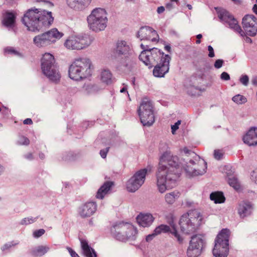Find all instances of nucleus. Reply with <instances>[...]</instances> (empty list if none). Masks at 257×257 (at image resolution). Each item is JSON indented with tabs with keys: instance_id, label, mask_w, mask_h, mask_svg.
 Returning a JSON list of instances; mask_svg holds the SVG:
<instances>
[{
	"instance_id": "obj_11",
	"label": "nucleus",
	"mask_w": 257,
	"mask_h": 257,
	"mask_svg": "<svg viewBox=\"0 0 257 257\" xmlns=\"http://www.w3.org/2000/svg\"><path fill=\"white\" fill-rule=\"evenodd\" d=\"M147 173L146 169L137 171L127 182L126 188L128 191L134 192L144 183Z\"/></svg>"
},
{
	"instance_id": "obj_35",
	"label": "nucleus",
	"mask_w": 257,
	"mask_h": 257,
	"mask_svg": "<svg viewBox=\"0 0 257 257\" xmlns=\"http://www.w3.org/2000/svg\"><path fill=\"white\" fill-rule=\"evenodd\" d=\"M228 182L230 186H232L235 190L238 191L240 189V184L235 177L231 176L229 177Z\"/></svg>"
},
{
	"instance_id": "obj_28",
	"label": "nucleus",
	"mask_w": 257,
	"mask_h": 257,
	"mask_svg": "<svg viewBox=\"0 0 257 257\" xmlns=\"http://www.w3.org/2000/svg\"><path fill=\"white\" fill-rule=\"evenodd\" d=\"M79 38L78 36L70 37L65 42V46L69 49L80 50V48H77L79 44Z\"/></svg>"
},
{
	"instance_id": "obj_54",
	"label": "nucleus",
	"mask_w": 257,
	"mask_h": 257,
	"mask_svg": "<svg viewBox=\"0 0 257 257\" xmlns=\"http://www.w3.org/2000/svg\"><path fill=\"white\" fill-rule=\"evenodd\" d=\"M202 35L201 34H199L198 35H197L196 37L197 38L198 40H196V43L197 44H200L201 41L200 40V39L202 38Z\"/></svg>"
},
{
	"instance_id": "obj_20",
	"label": "nucleus",
	"mask_w": 257,
	"mask_h": 257,
	"mask_svg": "<svg viewBox=\"0 0 257 257\" xmlns=\"http://www.w3.org/2000/svg\"><path fill=\"white\" fill-rule=\"evenodd\" d=\"M17 13L15 12H5L3 15V24L7 27H13L14 26Z\"/></svg>"
},
{
	"instance_id": "obj_55",
	"label": "nucleus",
	"mask_w": 257,
	"mask_h": 257,
	"mask_svg": "<svg viewBox=\"0 0 257 257\" xmlns=\"http://www.w3.org/2000/svg\"><path fill=\"white\" fill-rule=\"evenodd\" d=\"M251 82L254 85L257 86V77H253L251 80Z\"/></svg>"
},
{
	"instance_id": "obj_52",
	"label": "nucleus",
	"mask_w": 257,
	"mask_h": 257,
	"mask_svg": "<svg viewBox=\"0 0 257 257\" xmlns=\"http://www.w3.org/2000/svg\"><path fill=\"white\" fill-rule=\"evenodd\" d=\"M251 177L255 179V181H257V170L252 172Z\"/></svg>"
},
{
	"instance_id": "obj_1",
	"label": "nucleus",
	"mask_w": 257,
	"mask_h": 257,
	"mask_svg": "<svg viewBox=\"0 0 257 257\" xmlns=\"http://www.w3.org/2000/svg\"><path fill=\"white\" fill-rule=\"evenodd\" d=\"M177 158L170 152H165L160 158L157 173L158 189L161 193L171 189L176 185V179L179 177Z\"/></svg>"
},
{
	"instance_id": "obj_53",
	"label": "nucleus",
	"mask_w": 257,
	"mask_h": 257,
	"mask_svg": "<svg viewBox=\"0 0 257 257\" xmlns=\"http://www.w3.org/2000/svg\"><path fill=\"white\" fill-rule=\"evenodd\" d=\"M164 11H165V8L164 7H160L157 9V12L159 14H161V13H163L164 12Z\"/></svg>"
},
{
	"instance_id": "obj_32",
	"label": "nucleus",
	"mask_w": 257,
	"mask_h": 257,
	"mask_svg": "<svg viewBox=\"0 0 257 257\" xmlns=\"http://www.w3.org/2000/svg\"><path fill=\"white\" fill-rule=\"evenodd\" d=\"M48 248L45 246H39L31 251V253L34 256H41L47 252Z\"/></svg>"
},
{
	"instance_id": "obj_34",
	"label": "nucleus",
	"mask_w": 257,
	"mask_h": 257,
	"mask_svg": "<svg viewBox=\"0 0 257 257\" xmlns=\"http://www.w3.org/2000/svg\"><path fill=\"white\" fill-rule=\"evenodd\" d=\"M156 234H159L162 232L166 233V232H170L171 233V231L172 229L171 230L170 227L164 224H162L155 228L154 230Z\"/></svg>"
},
{
	"instance_id": "obj_7",
	"label": "nucleus",
	"mask_w": 257,
	"mask_h": 257,
	"mask_svg": "<svg viewBox=\"0 0 257 257\" xmlns=\"http://www.w3.org/2000/svg\"><path fill=\"white\" fill-rule=\"evenodd\" d=\"M89 28L94 32L104 30L106 27L107 18L105 10L101 8L94 9L87 18Z\"/></svg>"
},
{
	"instance_id": "obj_19",
	"label": "nucleus",
	"mask_w": 257,
	"mask_h": 257,
	"mask_svg": "<svg viewBox=\"0 0 257 257\" xmlns=\"http://www.w3.org/2000/svg\"><path fill=\"white\" fill-rule=\"evenodd\" d=\"M243 142L248 146L257 145V127H252L243 137Z\"/></svg>"
},
{
	"instance_id": "obj_56",
	"label": "nucleus",
	"mask_w": 257,
	"mask_h": 257,
	"mask_svg": "<svg viewBox=\"0 0 257 257\" xmlns=\"http://www.w3.org/2000/svg\"><path fill=\"white\" fill-rule=\"evenodd\" d=\"M253 12L257 15V0H256V4H255L252 8Z\"/></svg>"
},
{
	"instance_id": "obj_31",
	"label": "nucleus",
	"mask_w": 257,
	"mask_h": 257,
	"mask_svg": "<svg viewBox=\"0 0 257 257\" xmlns=\"http://www.w3.org/2000/svg\"><path fill=\"white\" fill-rule=\"evenodd\" d=\"M78 37L79 38V44H80V45H78L77 48H80V49H82L90 45L91 40L88 36Z\"/></svg>"
},
{
	"instance_id": "obj_27",
	"label": "nucleus",
	"mask_w": 257,
	"mask_h": 257,
	"mask_svg": "<svg viewBox=\"0 0 257 257\" xmlns=\"http://www.w3.org/2000/svg\"><path fill=\"white\" fill-rule=\"evenodd\" d=\"M100 80L106 84L112 82V74L108 69L102 70L99 74Z\"/></svg>"
},
{
	"instance_id": "obj_45",
	"label": "nucleus",
	"mask_w": 257,
	"mask_h": 257,
	"mask_svg": "<svg viewBox=\"0 0 257 257\" xmlns=\"http://www.w3.org/2000/svg\"><path fill=\"white\" fill-rule=\"evenodd\" d=\"M109 151V148H107L104 150H101L100 151V155L103 158H105L107 155V154Z\"/></svg>"
},
{
	"instance_id": "obj_51",
	"label": "nucleus",
	"mask_w": 257,
	"mask_h": 257,
	"mask_svg": "<svg viewBox=\"0 0 257 257\" xmlns=\"http://www.w3.org/2000/svg\"><path fill=\"white\" fill-rule=\"evenodd\" d=\"M24 123L25 124H32L33 123V121L31 118H27L24 120Z\"/></svg>"
},
{
	"instance_id": "obj_2",
	"label": "nucleus",
	"mask_w": 257,
	"mask_h": 257,
	"mask_svg": "<svg viewBox=\"0 0 257 257\" xmlns=\"http://www.w3.org/2000/svg\"><path fill=\"white\" fill-rule=\"evenodd\" d=\"M53 21L51 12L37 9L28 10L22 18V22L27 30L32 32L49 27Z\"/></svg>"
},
{
	"instance_id": "obj_9",
	"label": "nucleus",
	"mask_w": 257,
	"mask_h": 257,
	"mask_svg": "<svg viewBox=\"0 0 257 257\" xmlns=\"http://www.w3.org/2000/svg\"><path fill=\"white\" fill-rule=\"evenodd\" d=\"M63 36L62 32L56 28H53L35 36L33 39V42L37 47H44L54 43Z\"/></svg>"
},
{
	"instance_id": "obj_62",
	"label": "nucleus",
	"mask_w": 257,
	"mask_h": 257,
	"mask_svg": "<svg viewBox=\"0 0 257 257\" xmlns=\"http://www.w3.org/2000/svg\"><path fill=\"white\" fill-rule=\"evenodd\" d=\"M221 250L222 249H221V247L219 249H218V252H221Z\"/></svg>"
},
{
	"instance_id": "obj_39",
	"label": "nucleus",
	"mask_w": 257,
	"mask_h": 257,
	"mask_svg": "<svg viewBox=\"0 0 257 257\" xmlns=\"http://www.w3.org/2000/svg\"><path fill=\"white\" fill-rule=\"evenodd\" d=\"M19 143L22 145H28L30 144V140L24 136H22L20 138Z\"/></svg>"
},
{
	"instance_id": "obj_47",
	"label": "nucleus",
	"mask_w": 257,
	"mask_h": 257,
	"mask_svg": "<svg viewBox=\"0 0 257 257\" xmlns=\"http://www.w3.org/2000/svg\"><path fill=\"white\" fill-rule=\"evenodd\" d=\"M221 78L222 80H228L230 79V76L227 73L224 72L221 75Z\"/></svg>"
},
{
	"instance_id": "obj_38",
	"label": "nucleus",
	"mask_w": 257,
	"mask_h": 257,
	"mask_svg": "<svg viewBox=\"0 0 257 257\" xmlns=\"http://www.w3.org/2000/svg\"><path fill=\"white\" fill-rule=\"evenodd\" d=\"M5 53L6 55L7 54H11V55H19V53L16 51L14 48L13 47H7L5 49Z\"/></svg>"
},
{
	"instance_id": "obj_13",
	"label": "nucleus",
	"mask_w": 257,
	"mask_h": 257,
	"mask_svg": "<svg viewBox=\"0 0 257 257\" xmlns=\"http://www.w3.org/2000/svg\"><path fill=\"white\" fill-rule=\"evenodd\" d=\"M218 17L222 22L227 24L230 28L234 29L241 36L244 34V32L239 26L237 21L229 12L226 10L221 11Z\"/></svg>"
},
{
	"instance_id": "obj_24",
	"label": "nucleus",
	"mask_w": 257,
	"mask_h": 257,
	"mask_svg": "<svg viewBox=\"0 0 257 257\" xmlns=\"http://www.w3.org/2000/svg\"><path fill=\"white\" fill-rule=\"evenodd\" d=\"M137 221L140 225L145 227L152 223L154 217L149 213H141L137 216Z\"/></svg>"
},
{
	"instance_id": "obj_30",
	"label": "nucleus",
	"mask_w": 257,
	"mask_h": 257,
	"mask_svg": "<svg viewBox=\"0 0 257 257\" xmlns=\"http://www.w3.org/2000/svg\"><path fill=\"white\" fill-rule=\"evenodd\" d=\"M210 198L215 203H221L224 202L225 197L222 192H216L210 194Z\"/></svg>"
},
{
	"instance_id": "obj_59",
	"label": "nucleus",
	"mask_w": 257,
	"mask_h": 257,
	"mask_svg": "<svg viewBox=\"0 0 257 257\" xmlns=\"http://www.w3.org/2000/svg\"><path fill=\"white\" fill-rule=\"evenodd\" d=\"M4 167L0 165V174L4 171Z\"/></svg>"
},
{
	"instance_id": "obj_46",
	"label": "nucleus",
	"mask_w": 257,
	"mask_h": 257,
	"mask_svg": "<svg viewBox=\"0 0 257 257\" xmlns=\"http://www.w3.org/2000/svg\"><path fill=\"white\" fill-rule=\"evenodd\" d=\"M223 63V60L220 59L217 60L214 63V67L216 68H219L222 66Z\"/></svg>"
},
{
	"instance_id": "obj_36",
	"label": "nucleus",
	"mask_w": 257,
	"mask_h": 257,
	"mask_svg": "<svg viewBox=\"0 0 257 257\" xmlns=\"http://www.w3.org/2000/svg\"><path fill=\"white\" fill-rule=\"evenodd\" d=\"M250 206L248 205H240L238 208V213L241 218H243L247 214H249L250 211L249 209Z\"/></svg>"
},
{
	"instance_id": "obj_29",
	"label": "nucleus",
	"mask_w": 257,
	"mask_h": 257,
	"mask_svg": "<svg viewBox=\"0 0 257 257\" xmlns=\"http://www.w3.org/2000/svg\"><path fill=\"white\" fill-rule=\"evenodd\" d=\"M150 52L151 53V59H152V64L154 61H156L159 59H162L165 55L164 53L157 48H152L150 50Z\"/></svg>"
},
{
	"instance_id": "obj_22",
	"label": "nucleus",
	"mask_w": 257,
	"mask_h": 257,
	"mask_svg": "<svg viewBox=\"0 0 257 257\" xmlns=\"http://www.w3.org/2000/svg\"><path fill=\"white\" fill-rule=\"evenodd\" d=\"M141 47L144 50L139 56V59L146 65H150L152 64V59H151V53L150 52V48L148 45H145L143 43L141 44Z\"/></svg>"
},
{
	"instance_id": "obj_50",
	"label": "nucleus",
	"mask_w": 257,
	"mask_h": 257,
	"mask_svg": "<svg viewBox=\"0 0 257 257\" xmlns=\"http://www.w3.org/2000/svg\"><path fill=\"white\" fill-rule=\"evenodd\" d=\"M157 235V234H155V230H154L153 233H152V234H149L148 236H147L146 238V241H150V240H151L153 239V238L154 236H155Z\"/></svg>"
},
{
	"instance_id": "obj_3",
	"label": "nucleus",
	"mask_w": 257,
	"mask_h": 257,
	"mask_svg": "<svg viewBox=\"0 0 257 257\" xmlns=\"http://www.w3.org/2000/svg\"><path fill=\"white\" fill-rule=\"evenodd\" d=\"M92 69L90 60L86 58L76 59L69 67V76L73 80H80L91 76Z\"/></svg>"
},
{
	"instance_id": "obj_8",
	"label": "nucleus",
	"mask_w": 257,
	"mask_h": 257,
	"mask_svg": "<svg viewBox=\"0 0 257 257\" xmlns=\"http://www.w3.org/2000/svg\"><path fill=\"white\" fill-rule=\"evenodd\" d=\"M138 112L141 121L144 125L151 126L155 122L154 106L149 99L143 98Z\"/></svg>"
},
{
	"instance_id": "obj_41",
	"label": "nucleus",
	"mask_w": 257,
	"mask_h": 257,
	"mask_svg": "<svg viewBox=\"0 0 257 257\" xmlns=\"http://www.w3.org/2000/svg\"><path fill=\"white\" fill-rule=\"evenodd\" d=\"M45 230L43 229L36 230L35 231H34L33 236L36 238H38L43 235L45 233Z\"/></svg>"
},
{
	"instance_id": "obj_63",
	"label": "nucleus",
	"mask_w": 257,
	"mask_h": 257,
	"mask_svg": "<svg viewBox=\"0 0 257 257\" xmlns=\"http://www.w3.org/2000/svg\"><path fill=\"white\" fill-rule=\"evenodd\" d=\"M169 6H170V4H167V8H169Z\"/></svg>"
},
{
	"instance_id": "obj_23",
	"label": "nucleus",
	"mask_w": 257,
	"mask_h": 257,
	"mask_svg": "<svg viewBox=\"0 0 257 257\" xmlns=\"http://www.w3.org/2000/svg\"><path fill=\"white\" fill-rule=\"evenodd\" d=\"M167 222L169 223L172 228L171 234L174 236L179 243H182L183 238L178 233L175 227V217L173 214L170 213L166 216Z\"/></svg>"
},
{
	"instance_id": "obj_42",
	"label": "nucleus",
	"mask_w": 257,
	"mask_h": 257,
	"mask_svg": "<svg viewBox=\"0 0 257 257\" xmlns=\"http://www.w3.org/2000/svg\"><path fill=\"white\" fill-rule=\"evenodd\" d=\"M248 80V77L247 75H242L240 78V82L244 85H247Z\"/></svg>"
},
{
	"instance_id": "obj_40",
	"label": "nucleus",
	"mask_w": 257,
	"mask_h": 257,
	"mask_svg": "<svg viewBox=\"0 0 257 257\" xmlns=\"http://www.w3.org/2000/svg\"><path fill=\"white\" fill-rule=\"evenodd\" d=\"M224 153L222 150H217L214 151V156L215 159L217 160L221 159L223 156Z\"/></svg>"
},
{
	"instance_id": "obj_10",
	"label": "nucleus",
	"mask_w": 257,
	"mask_h": 257,
	"mask_svg": "<svg viewBox=\"0 0 257 257\" xmlns=\"http://www.w3.org/2000/svg\"><path fill=\"white\" fill-rule=\"evenodd\" d=\"M229 235L230 231L228 229H223L218 233L213 249V254L215 256L226 257L227 256Z\"/></svg>"
},
{
	"instance_id": "obj_4",
	"label": "nucleus",
	"mask_w": 257,
	"mask_h": 257,
	"mask_svg": "<svg viewBox=\"0 0 257 257\" xmlns=\"http://www.w3.org/2000/svg\"><path fill=\"white\" fill-rule=\"evenodd\" d=\"M203 219L202 215L197 211L184 214L179 220L180 229L186 234L192 233L204 222Z\"/></svg>"
},
{
	"instance_id": "obj_5",
	"label": "nucleus",
	"mask_w": 257,
	"mask_h": 257,
	"mask_svg": "<svg viewBox=\"0 0 257 257\" xmlns=\"http://www.w3.org/2000/svg\"><path fill=\"white\" fill-rule=\"evenodd\" d=\"M113 236L118 240L125 241L134 239L138 233L137 229L130 223L120 222L115 224L111 229Z\"/></svg>"
},
{
	"instance_id": "obj_17",
	"label": "nucleus",
	"mask_w": 257,
	"mask_h": 257,
	"mask_svg": "<svg viewBox=\"0 0 257 257\" xmlns=\"http://www.w3.org/2000/svg\"><path fill=\"white\" fill-rule=\"evenodd\" d=\"M97 205L95 202L88 201L83 204L79 209V214L85 218L93 215L96 210Z\"/></svg>"
},
{
	"instance_id": "obj_48",
	"label": "nucleus",
	"mask_w": 257,
	"mask_h": 257,
	"mask_svg": "<svg viewBox=\"0 0 257 257\" xmlns=\"http://www.w3.org/2000/svg\"><path fill=\"white\" fill-rule=\"evenodd\" d=\"M208 50L209 51L208 56L210 57H213L214 56V50L211 46L208 47Z\"/></svg>"
},
{
	"instance_id": "obj_57",
	"label": "nucleus",
	"mask_w": 257,
	"mask_h": 257,
	"mask_svg": "<svg viewBox=\"0 0 257 257\" xmlns=\"http://www.w3.org/2000/svg\"><path fill=\"white\" fill-rule=\"evenodd\" d=\"M234 3L236 4H240L241 3L240 0H231Z\"/></svg>"
},
{
	"instance_id": "obj_58",
	"label": "nucleus",
	"mask_w": 257,
	"mask_h": 257,
	"mask_svg": "<svg viewBox=\"0 0 257 257\" xmlns=\"http://www.w3.org/2000/svg\"><path fill=\"white\" fill-rule=\"evenodd\" d=\"M165 49L166 50H167V51L168 52H170V50H171V47L169 46H166L165 47Z\"/></svg>"
},
{
	"instance_id": "obj_60",
	"label": "nucleus",
	"mask_w": 257,
	"mask_h": 257,
	"mask_svg": "<svg viewBox=\"0 0 257 257\" xmlns=\"http://www.w3.org/2000/svg\"><path fill=\"white\" fill-rule=\"evenodd\" d=\"M126 89H126V87H123V88L120 90V92H125V91H126Z\"/></svg>"
},
{
	"instance_id": "obj_44",
	"label": "nucleus",
	"mask_w": 257,
	"mask_h": 257,
	"mask_svg": "<svg viewBox=\"0 0 257 257\" xmlns=\"http://www.w3.org/2000/svg\"><path fill=\"white\" fill-rule=\"evenodd\" d=\"M35 220L32 218H25L21 221L22 224H29L34 222Z\"/></svg>"
},
{
	"instance_id": "obj_14",
	"label": "nucleus",
	"mask_w": 257,
	"mask_h": 257,
	"mask_svg": "<svg viewBox=\"0 0 257 257\" xmlns=\"http://www.w3.org/2000/svg\"><path fill=\"white\" fill-rule=\"evenodd\" d=\"M243 28L247 35L254 36L257 33V21L253 15H246L242 19Z\"/></svg>"
},
{
	"instance_id": "obj_25",
	"label": "nucleus",
	"mask_w": 257,
	"mask_h": 257,
	"mask_svg": "<svg viewBox=\"0 0 257 257\" xmlns=\"http://www.w3.org/2000/svg\"><path fill=\"white\" fill-rule=\"evenodd\" d=\"M113 185L112 182H106L98 189L96 197L97 199H103L109 192L111 187Z\"/></svg>"
},
{
	"instance_id": "obj_26",
	"label": "nucleus",
	"mask_w": 257,
	"mask_h": 257,
	"mask_svg": "<svg viewBox=\"0 0 257 257\" xmlns=\"http://www.w3.org/2000/svg\"><path fill=\"white\" fill-rule=\"evenodd\" d=\"M81 247L86 257H96V252L88 245V242L84 239H80Z\"/></svg>"
},
{
	"instance_id": "obj_18",
	"label": "nucleus",
	"mask_w": 257,
	"mask_h": 257,
	"mask_svg": "<svg viewBox=\"0 0 257 257\" xmlns=\"http://www.w3.org/2000/svg\"><path fill=\"white\" fill-rule=\"evenodd\" d=\"M115 56L123 55L127 57L131 53V49L128 45L124 41H118L115 48L113 50Z\"/></svg>"
},
{
	"instance_id": "obj_16",
	"label": "nucleus",
	"mask_w": 257,
	"mask_h": 257,
	"mask_svg": "<svg viewBox=\"0 0 257 257\" xmlns=\"http://www.w3.org/2000/svg\"><path fill=\"white\" fill-rule=\"evenodd\" d=\"M170 60V57L168 55H165L155 67L153 70L154 75L156 77H163L169 70Z\"/></svg>"
},
{
	"instance_id": "obj_6",
	"label": "nucleus",
	"mask_w": 257,
	"mask_h": 257,
	"mask_svg": "<svg viewBox=\"0 0 257 257\" xmlns=\"http://www.w3.org/2000/svg\"><path fill=\"white\" fill-rule=\"evenodd\" d=\"M55 62L54 56L46 53L41 59V66L44 74L51 81L57 82L60 79L61 75Z\"/></svg>"
},
{
	"instance_id": "obj_15",
	"label": "nucleus",
	"mask_w": 257,
	"mask_h": 257,
	"mask_svg": "<svg viewBox=\"0 0 257 257\" xmlns=\"http://www.w3.org/2000/svg\"><path fill=\"white\" fill-rule=\"evenodd\" d=\"M138 37L142 41L157 42L159 40V35L157 32L149 27H142L138 31Z\"/></svg>"
},
{
	"instance_id": "obj_12",
	"label": "nucleus",
	"mask_w": 257,
	"mask_h": 257,
	"mask_svg": "<svg viewBox=\"0 0 257 257\" xmlns=\"http://www.w3.org/2000/svg\"><path fill=\"white\" fill-rule=\"evenodd\" d=\"M204 244L203 240L200 235H196L191 238L187 253L189 257H197L201 252Z\"/></svg>"
},
{
	"instance_id": "obj_43",
	"label": "nucleus",
	"mask_w": 257,
	"mask_h": 257,
	"mask_svg": "<svg viewBox=\"0 0 257 257\" xmlns=\"http://www.w3.org/2000/svg\"><path fill=\"white\" fill-rule=\"evenodd\" d=\"M181 124V120H178L175 124L171 126L172 133L174 134L176 131L179 128V126Z\"/></svg>"
},
{
	"instance_id": "obj_61",
	"label": "nucleus",
	"mask_w": 257,
	"mask_h": 257,
	"mask_svg": "<svg viewBox=\"0 0 257 257\" xmlns=\"http://www.w3.org/2000/svg\"><path fill=\"white\" fill-rule=\"evenodd\" d=\"M171 3L175 2L177 5H179V1L178 0H171Z\"/></svg>"
},
{
	"instance_id": "obj_49",
	"label": "nucleus",
	"mask_w": 257,
	"mask_h": 257,
	"mask_svg": "<svg viewBox=\"0 0 257 257\" xmlns=\"http://www.w3.org/2000/svg\"><path fill=\"white\" fill-rule=\"evenodd\" d=\"M68 249L72 257H80L72 248H68Z\"/></svg>"
},
{
	"instance_id": "obj_21",
	"label": "nucleus",
	"mask_w": 257,
	"mask_h": 257,
	"mask_svg": "<svg viewBox=\"0 0 257 257\" xmlns=\"http://www.w3.org/2000/svg\"><path fill=\"white\" fill-rule=\"evenodd\" d=\"M68 6L75 10H80L87 7L91 0H66Z\"/></svg>"
},
{
	"instance_id": "obj_37",
	"label": "nucleus",
	"mask_w": 257,
	"mask_h": 257,
	"mask_svg": "<svg viewBox=\"0 0 257 257\" xmlns=\"http://www.w3.org/2000/svg\"><path fill=\"white\" fill-rule=\"evenodd\" d=\"M232 100L237 104H242L246 102V98L243 95L237 94L232 97Z\"/></svg>"
},
{
	"instance_id": "obj_33",
	"label": "nucleus",
	"mask_w": 257,
	"mask_h": 257,
	"mask_svg": "<svg viewBox=\"0 0 257 257\" xmlns=\"http://www.w3.org/2000/svg\"><path fill=\"white\" fill-rule=\"evenodd\" d=\"M179 195L178 192H173L167 194L165 196L166 201L169 204H172L175 202V199L179 197Z\"/></svg>"
}]
</instances>
